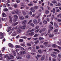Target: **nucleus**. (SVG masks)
<instances>
[{
    "label": "nucleus",
    "instance_id": "obj_38",
    "mask_svg": "<svg viewBox=\"0 0 61 61\" xmlns=\"http://www.w3.org/2000/svg\"><path fill=\"white\" fill-rule=\"evenodd\" d=\"M20 5H21V6H23L24 7H25V5H23V3H20Z\"/></svg>",
    "mask_w": 61,
    "mask_h": 61
},
{
    "label": "nucleus",
    "instance_id": "obj_42",
    "mask_svg": "<svg viewBox=\"0 0 61 61\" xmlns=\"http://www.w3.org/2000/svg\"><path fill=\"white\" fill-rule=\"evenodd\" d=\"M39 42V41H36L34 43L35 44H38V43Z\"/></svg>",
    "mask_w": 61,
    "mask_h": 61
},
{
    "label": "nucleus",
    "instance_id": "obj_50",
    "mask_svg": "<svg viewBox=\"0 0 61 61\" xmlns=\"http://www.w3.org/2000/svg\"><path fill=\"white\" fill-rule=\"evenodd\" d=\"M32 20H30V21H29V22L28 23V24H30V23H31V22H32Z\"/></svg>",
    "mask_w": 61,
    "mask_h": 61
},
{
    "label": "nucleus",
    "instance_id": "obj_41",
    "mask_svg": "<svg viewBox=\"0 0 61 61\" xmlns=\"http://www.w3.org/2000/svg\"><path fill=\"white\" fill-rule=\"evenodd\" d=\"M26 26L25 25H24L22 27V28L23 29H25V28Z\"/></svg>",
    "mask_w": 61,
    "mask_h": 61
},
{
    "label": "nucleus",
    "instance_id": "obj_24",
    "mask_svg": "<svg viewBox=\"0 0 61 61\" xmlns=\"http://www.w3.org/2000/svg\"><path fill=\"white\" fill-rule=\"evenodd\" d=\"M55 20H57L58 21V22H61V19H57V18H55Z\"/></svg>",
    "mask_w": 61,
    "mask_h": 61
},
{
    "label": "nucleus",
    "instance_id": "obj_55",
    "mask_svg": "<svg viewBox=\"0 0 61 61\" xmlns=\"http://www.w3.org/2000/svg\"><path fill=\"white\" fill-rule=\"evenodd\" d=\"M29 14L30 15H31L32 14V12L31 11H30L29 12Z\"/></svg>",
    "mask_w": 61,
    "mask_h": 61
},
{
    "label": "nucleus",
    "instance_id": "obj_35",
    "mask_svg": "<svg viewBox=\"0 0 61 61\" xmlns=\"http://www.w3.org/2000/svg\"><path fill=\"white\" fill-rule=\"evenodd\" d=\"M52 3H53V4H56V3H57V2L55 0H54L52 1Z\"/></svg>",
    "mask_w": 61,
    "mask_h": 61
},
{
    "label": "nucleus",
    "instance_id": "obj_5",
    "mask_svg": "<svg viewBox=\"0 0 61 61\" xmlns=\"http://www.w3.org/2000/svg\"><path fill=\"white\" fill-rule=\"evenodd\" d=\"M19 18L20 20H24L25 19V17L22 16H19Z\"/></svg>",
    "mask_w": 61,
    "mask_h": 61
},
{
    "label": "nucleus",
    "instance_id": "obj_21",
    "mask_svg": "<svg viewBox=\"0 0 61 61\" xmlns=\"http://www.w3.org/2000/svg\"><path fill=\"white\" fill-rule=\"evenodd\" d=\"M10 18V23H12V18L11 16H9Z\"/></svg>",
    "mask_w": 61,
    "mask_h": 61
},
{
    "label": "nucleus",
    "instance_id": "obj_30",
    "mask_svg": "<svg viewBox=\"0 0 61 61\" xmlns=\"http://www.w3.org/2000/svg\"><path fill=\"white\" fill-rule=\"evenodd\" d=\"M58 31V30L57 29H55L54 31V32H55V33L56 32V34H57V31Z\"/></svg>",
    "mask_w": 61,
    "mask_h": 61
},
{
    "label": "nucleus",
    "instance_id": "obj_3",
    "mask_svg": "<svg viewBox=\"0 0 61 61\" xmlns=\"http://www.w3.org/2000/svg\"><path fill=\"white\" fill-rule=\"evenodd\" d=\"M22 28V26H20L18 28V30L16 31L17 33H19L21 32V29Z\"/></svg>",
    "mask_w": 61,
    "mask_h": 61
},
{
    "label": "nucleus",
    "instance_id": "obj_31",
    "mask_svg": "<svg viewBox=\"0 0 61 61\" xmlns=\"http://www.w3.org/2000/svg\"><path fill=\"white\" fill-rule=\"evenodd\" d=\"M60 17L61 18V13L58 15H57V17Z\"/></svg>",
    "mask_w": 61,
    "mask_h": 61
},
{
    "label": "nucleus",
    "instance_id": "obj_47",
    "mask_svg": "<svg viewBox=\"0 0 61 61\" xmlns=\"http://www.w3.org/2000/svg\"><path fill=\"white\" fill-rule=\"evenodd\" d=\"M39 35L38 34H36L34 36V37H37Z\"/></svg>",
    "mask_w": 61,
    "mask_h": 61
},
{
    "label": "nucleus",
    "instance_id": "obj_25",
    "mask_svg": "<svg viewBox=\"0 0 61 61\" xmlns=\"http://www.w3.org/2000/svg\"><path fill=\"white\" fill-rule=\"evenodd\" d=\"M16 58L19 59H21L22 58L21 57L19 56H17Z\"/></svg>",
    "mask_w": 61,
    "mask_h": 61
},
{
    "label": "nucleus",
    "instance_id": "obj_46",
    "mask_svg": "<svg viewBox=\"0 0 61 61\" xmlns=\"http://www.w3.org/2000/svg\"><path fill=\"white\" fill-rule=\"evenodd\" d=\"M39 40H43V39H44L43 38H41L40 37L39 38Z\"/></svg>",
    "mask_w": 61,
    "mask_h": 61
},
{
    "label": "nucleus",
    "instance_id": "obj_27",
    "mask_svg": "<svg viewBox=\"0 0 61 61\" xmlns=\"http://www.w3.org/2000/svg\"><path fill=\"white\" fill-rule=\"evenodd\" d=\"M9 56H10V57H11L12 59H14V57L11 54H9Z\"/></svg>",
    "mask_w": 61,
    "mask_h": 61
},
{
    "label": "nucleus",
    "instance_id": "obj_48",
    "mask_svg": "<svg viewBox=\"0 0 61 61\" xmlns=\"http://www.w3.org/2000/svg\"><path fill=\"white\" fill-rule=\"evenodd\" d=\"M53 50H54V51H57L58 52H59V50L56 49H54Z\"/></svg>",
    "mask_w": 61,
    "mask_h": 61
},
{
    "label": "nucleus",
    "instance_id": "obj_40",
    "mask_svg": "<svg viewBox=\"0 0 61 61\" xmlns=\"http://www.w3.org/2000/svg\"><path fill=\"white\" fill-rule=\"evenodd\" d=\"M51 56H53V57H56V56L54 54H52L51 55Z\"/></svg>",
    "mask_w": 61,
    "mask_h": 61
},
{
    "label": "nucleus",
    "instance_id": "obj_23",
    "mask_svg": "<svg viewBox=\"0 0 61 61\" xmlns=\"http://www.w3.org/2000/svg\"><path fill=\"white\" fill-rule=\"evenodd\" d=\"M22 13L23 15H26L25 12L23 10H22Z\"/></svg>",
    "mask_w": 61,
    "mask_h": 61
},
{
    "label": "nucleus",
    "instance_id": "obj_17",
    "mask_svg": "<svg viewBox=\"0 0 61 61\" xmlns=\"http://www.w3.org/2000/svg\"><path fill=\"white\" fill-rule=\"evenodd\" d=\"M18 24V22H15V23H13L12 24V25L13 26H15V25H17V24Z\"/></svg>",
    "mask_w": 61,
    "mask_h": 61
},
{
    "label": "nucleus",
    "instance_id": "obj_13",
    "mask_svg": "<svg viewBox=\"0 0 61 61\" xmlns=\"http://www.w3.org/2000/svg\"><path fill=\"white\" fill-rule=\"evenodd\" d=\"M45 56H43L41 57V60L42 61H43V60H45Z\"/></svg>",
    "mask_w": 61,
    "mask_h": 61
},
{
    "label": "nucleus",
    "instance_id": "obj_64",
    "mask_svg": "<svg viewBox=\"0 0 61 61\" xmlns=\"http://www.w3.org/2000/svg\"><path fill=\"white\" fill-rule=\"evenodd\" d=\"M52 60L53 61H56V59L55 58H53L52 59Z\"/></svg>",
    "mask_w": 61,
    "mask_h": 61
},
{
    "label": "nucleus",
    "instance_id": "obj_59",
    "mask_svg": "<svg viewBox=\"0 0 61 61\" xmlns=\"http://www.w3.org/2000/svg\"><path fill=\"white\" fill-rule=\"evenodd\" d=\"M4 11H7L8 9H4Z\"/></svg>",
    "mask_w": 61,
    "mask_h": 61
},
{
    "label": "nucleus",
    "instance_id": "obj_9",
    "mask_svg": "<svg viewBox=\"0 0 61 61\" xmlns=\"http://www.w3.org/2000/svg\"><path fill=\"white\" fill-rule=\"evenodd\" d=\"M61 5V3L59 2L57 3L56 4V6H60Z\"/></svg>",
    "mask_w": 61,
    "mask_h": 61
},
{
    "label": "nucleus",
    "instance_id": "obj_16",
    "mask_svg": "<svg viewBox=\"0 0 61 61\" xmlns=\"http://www.w3.org/2000/svg\"><path fill=\"white\" fill-rule=\"evenodd\" d=\"M12 53L13 55H14L15 56V51H14L13 50H12Z\"/></svg>",
    "mask_w": 61,
    "mask_h": 61
},
{
    "label": "nucleus",
    "instance_id": "obj_54",
    "mask_svg": "<svg viewBox=\"0 0 61 61\" xmlns=\"http://www.w3.org/2000/svg\"><path fill=\"white\" fill-rule=\"evenodd\" d=\"M40 30V29H38V30H37L35 31V32L36 33H37V32H38Z\"/></svg>",
    "mask_w": 61,
    "mask_h": 61
},
{
    "label": "nucleus",
    "instance_id": "obj_60",
    "mask_svg": "<svg viewBox=\"0 0 61 61\" xmlns=\"http://www.w3.org/2000/svg\"><path fill=\"white\" fill-rule=\"evenodd\" d=\"M11 14H14V15L15 14V13L13 11H12L11 12Z\"/></svg>",
    "mask_w": 61,
    "mask_h": 61
},
{
    "label": "nucleus",
    "instance_id": "obj_8",
    "mask_svg": "<svg viewBox=\"0 0 61 61\" xmlns=\"http://www.w3.org/2000/svg\"><path fill=\"white\" fill-rule=\"evenodd\" d=\"M16 33L15 31H14V32L11 34V36H16Z\"/></svg>",
    "mask_w": 61,
    "mask_h": 61
},
{
    "label": "nucleus",
    "instance_id": "obj_2",
    "mask_svg": "<svg viewBox=\"0 0 61 61\" xmlns=\"http://www.w3.org/2000/svg\"><path fill=\"white\" fill-rule=\"evenodd\" d=\"M14 11L15 13L17 15H19V13H21V11L20 10L17 9L15 10Z\"/></svg>",
    "mask_w": 61,
    "mask_h": 61
},
{
    "label": "nucleus",
    "instance_id": "obj_56",
    "mask_svg": "<svg viewBox=\"0 0 61 61\" xmlns=\"http://www.w3.org/2000/svg\"><path fill=\"white\" fill-rule=\"evenodd\" d=\"M37 56L38 57H42V55H37Z\"/></svg>",
    "mask_w": 61,
    "mask_h": 61
},
{
    "label": "nucleus",
    "instance_id": "obj_44",
    "mask_svg": "<svg viewBox=\"0 0 61 61\" xmlns=\"http://www.w3.org/2000/svg\"><path fill=\"white\" fill-rule=\"evenodd\" d=\"M45 13L46 14H48L49 13V11L48 10H46L45 11Z\"/></svg>",
    "mask_w": 61,
    "mask_h": 61
},
{
    "label": "nucleus",
    "instance_id": "obj_39",
    "mask_svg": "<svg viewBox=\"0 0 61 61\" xmlns=\"http://www.w3.org/2000/svg\"><path fill=\"white\" fill-rule=\"evenodd\" d=\"M38 28H39V26L38 25H37L35 28V29L36 30L38 29Z\"/></svg>",
    "mask_w": 61,
    "mask_h": 61
},
{
    "label": "nucleus",
    "instance_id": "obj_62",
    "mask_svg": "<svg viewBox=\"0 0 61 61\" xmlns=\"http://www.w3.org/2000/svg\"><path fill=\"white\" fill-rule=\"evenodd\" d=\"M46 34V33H44L41 34V36H43V35H45V34Z\"/></svg>",
    "mask_w": 61,
    "mask_h": 61
},
{
    "label": "nucleus",
    "instance_id": "obj_37",
    "mask_svg": "<svg viewBox=\"0 0 61 61\" xmlns=\"http://www.w3.org/2000/svg\"><path fill=\"white\" fill-rule=\"evenodd\" d=\"M30 57V55H28L26 57L27 58H29Z\"/></svg>",
    "mask_w": 61,
    "mask_h": 61
},
{
    "label": "nucleus",
    "instance_id": "obj_45",
    "mask_svg": "<svg viewBox=\"0 0 61 61\" xmlns=\"http://www.w3.org/2000/svg\"><path fill=\"white\" fill-rule=\"evenodd\" d=\"M20 38H22L26 39V37L25 36H21L20 37Z\"/></svg>",
    "mask_w": 61,
    "mask_h": 61
},
{
    "label": "nucleus",
    "instance_id": "obj_49",
    "mask_svg": "<svg viewBox=\"0 0 61 61\" xmlns=\"http://www.w3.org/2000/svg\"><path fill=\"white\" fill-rule=\"evenodd\" d=\"M30 25H31V26H34V25L33 23H31L30 24Z\"/></svg>",
    "mask_w": 61,
    "mask_h": 61
},
{
    "label": "nucleus",
    "instance_id": "obj_33",
    "mask_svg": "<svg viewBox=\"0 0 61 61\" xmlns=\"http://www.w3.org/2000/svg\"><path fill=\"white\" fill-rule=\"evenodd\" d=\"M27 46H31V44L30 43H27Z\"/></svg>",
    "mask_w": 61,
    "mask_h": 61
},
{
    "label": "nucleus",
    "instance_id": "obj_32",
    "mask_svg": "<svg viewBox=\"0 0 61 61\" xmlns=\"http://www.w3.org/2000/svg\"><path fill=\"white\" fill-rule=\"evenodd\" d=\"M49 37H53V36H54V35H52L50 34H49Z\"/></svg>",
    "mask_w": 61,
    "mask_h": 61
},
{
    "label": "nucleus",
    "instance_id": "obj_10",
    "mask_svg": "<svg viewBox=\"0 0 61 61\" xmlns=\"http://www.w3.org/2000/svg\"><path fill=\"white\" fill-rule=\"evenodd\" d=\"M13 16L15 18V19H18V17L16 15H13Z\"/></svg>",
    "mask_w": 61,
    "mask_h": 61
},
{
    "label": "nucleus",
    "instance_id": "obj_63",
    "mask_svg": "<svg viewBox=\"0 0 61 61\" xmlns=\"http://www.w3.org/2000/svg\"><path fill=\"white\" fill-rule=\"evenodd\" d=\"M6 5L7 6H10V4H8V3H6Z\"/></svg>",
    "mask_w": 61,
    "mask_h": 61
},
{
    "label": "nucleus",
    "instance_id": "obj_15",
    "mask_svg": "<svg viewBox=\"0 0 61 61\" xmlns=\"http://www.w3.org/2000/svg\"><path fill=\"white\" fill-rule=\"evenodd\" d=\"M8 45L10 47H11L12 48L14 47V46H13V45L11 43H10L8 44Z\"/></svg>",
    "mask_w": 61,
    "mask_h": 61
},
{
    "label": "nucleus",
    "instance_id": "obj_1",
    "mask_svg": "<svg viewBox=\"0 0 61 61\" xmlns=\"http://www.w3.org/2000/svg\"><path fill=\"white\" fill-rule=\"evenodd\" d=\"M49 27L50 29L48 30V33H49L50 32V31H51V30H53L54 29V28H53V26L51 25H49Z\"/></svg>",
    "mask_w": 61,
    "mask_h": 61
},
{
    "label": "nucleus",
    "instance_id": "obj_11",
    "mask_svg": "<svg viewBox=\"0 0 61 61\" xmlns=\"http://www.w3.org/2000/svg\"><path fill=\"white\" fill-rule=\"evenodd\" d=\"M33 23L34 24H36L37 23V21L36 20V19L34 20H33Z\"/></svg>",
    "mask_w": 61,
    "mask_h": 61
},
{
    "label": "nucleus",
    "instance_id": "obj_4",
    "mask_svg": "<svg viewBox=\"0 0 61 61\" xmlns=\"http://www.w3.org/2000/svg\"><path fill=\"white\" fill-rule=\"evenodd\" d=\"M4 58H6L7 60H10V59H11V57H9L7 55H5L4 56Z\"/></svg>",
    "mask_w": 61,
    "mask_h": 61
},
{
    "label": "nucleus",
    "instance_id": "obj_43",
    "mask_svg": "<svg viewBox=\"0 0 61 61\" xmlns=\"http://www.w3.org/2000/svg\"><path fill=\"white\" fill-rule=\"evenodd\" d=\"M15 47L16 48H19V47H20V46L18 45H17L15 46Z\"/></svg>",
    "mask_w": 61,
    "mask_h": 61
},
{
    "label": "nucleus",
    "instance_id": "obj_52",
    "mask_svg": "<svg viewBox=\"0 0 61 61\" xmlns=\"http://www.w3.org/2000/svg\"><path fill=\"white\" fill-rule=\"evenodd\" d=\"M38 39L37 38H35L33 39V40H37Z\"/></svg>",
    "mask_w": 61,
    "mask_h": 61
},
{
    "label": "nucleus",
    "instance_id": "obj_51",
    "mask_svg": "<svg viewBox=\"0 0 61 61\" xmlns=\"http://www.w3.org/2000/svg\"><path fill=\"white\" fill-rule=\"evenodd\" d=\"M38 7L37 6H35L34 7V8L35 9H38Z\"/></svg>",
    "mask_w": 61,
    "mask_h": 61
},
{
    "label": "nucleus",
    "instance_id": "obj_58",
    "mask_svg": "<svg viewBox=\"0 0 61 61\" xmlns=\"http://www.w3.org/2000/svg\"><path fill=\"white\" fill-rule=\"evenodd\" d=\"M17 20V19H14L13 20V21L14 22H16Z\"/></svg>",
    "mask_w": 61,
    "mask_h": 61
},
{
    "label": "nucleus",
    "instance_id": "obj_34",
    "mask_svg": "<svg viewBox=\"0 0 61 61\" xmlns=\"http://www.w3.org/2000/svg\"><path fill=\"white\" fill-rule=\"evenodd\" d=\"M54 24L55 25V26L56 27H58V25L57 24H56L54 22Z\"/></svg>",
    "mask_w": 61,
    "mask_h": 61
},
{
    "label": "nucleus",
    "instance_id": "obj_22",
    "mask_svg": "<svg viewBox=\"0 0 61 61\" xmlns=\"http://www.w3.org/2000/svg\"><path fill=\"white\" fill-rule=\"evenodd\" d=\"M0 36H2L1 37V39H2V38H4V36H3V34L2 33L0 32Z\"/></svg>",
    "mask_w": 61,
    "mask_h": 61
},
{
    "label": "nucleus",
    "instance_id": "obj_29",
    "mask_svg": "<svg viewBox=\"0 0 61 61\" xmlns=\"http://www.w3.org/2000/svg\"><path fill=\"white\" fill-rule=\"evenodd\" d=\"M20 45L21 46H23V47L25 46L26 47V46H25V42H24L23 44H20Z\"/></svg>",
    "mask_w": 61,
    "mask_h": 61
},
{
    "label": "nucleus",
    "instance_id": "obj_36",
    "mask_svg": "<svg viewBox=\"0 0 61 61\" xmlns=\"http://www.w3.org/2000/svg\"><path fill=\"white\" fill-rule=\"evenodd\" d=\"M43 23H44V24H46L47 23V21H46L44 20L43 21Z\"/></svg>",
    "mask_w": 61,
    "mask_h": 61
},
{
    "label": "nucleus",
    "instance_id": "obj_18",
    "mask_svg": "<svg viewBox=\"0 0 61 61\" xmlns=\"http://www.w3.org/2000/svg\"><path fill=\"white\" fill-rule=\"evenodd\" d=\"M33 9V7H31L30 8V10L32 12H34L35 11V10L34 9Z\"/></svg>",
    "mask_w": 61,
    "mask_h": 61
},
{
    "label": "nucleus",
    "instance_id": "obj_57",
    "mask_svg": "<svg viewBox=\"0 0 61 61\" xmlns=\"http://www.w3.org/2000/svg\"><path fill=\"white\" fill-rule=\"evenodd\" d=\"M57 47L58 48H59L60 50H61V47H60L58 46H57Z\"/></svg>",
    "mask_w": 61,
    "mask_h": 61
},
{
    "label": "nucleus",
    "instance_id": "obj_20",
    "mask_svg": "<svg viewBox=\"0 0 61 61\" xmlns=\"http://www.w3.org/2000/svg\"><path fill=\"white\" fill-rule=\"evenodd\" d=\"M34 34L35 33L33 32L30 33L29 34V35L30 36H33V35H34Z\"/></svg>",
    "mask_w": 61,
    "mask_h": 61
},
{
    "label": "nucleus",
    "instance_id": "obj_53",
    "mask_svg": "<svg viewBox=\"0 0 61 61\" xmlns=\"http://www.w3.org/2000/svg\"><path fill=\"white\" fill-rule=\"evenodd\" d=\"M14 6V7H15V8H16V7H17V5L16 4H15Z\"/></svg>",
    "mask_w": 61,
    "mask_h": 61
},
{
    "label": "nucleus",
    "instance_id": "obj_6",
    "mask_svg": "<svg viewBox=\"0 0 61 61\" xmlns=\"http://www.w3.org/2000/svg\"><path fill=\"white\" fill-rule=\"evenodd\" d=\"M26 53L25 51H21L20 52V55H22V54H25Z\"/></svg>",
    "mask_w": 61,
    "mask_h": 61
},
{
    "label": "nucleus",
    "instance_id": "obj_12",
    "mask_svg": "<svg viewBox=\"0 0 61 61\" xmlns=\"http://www.w3.org/2000/svg\"><path fill=\"white\" fill-rule=\"evenodd\" d=\"M44 45H45V46L46 47H49L48 45H47V44H48V42H46L44 43Z\"/></svg>",
    "mask_w": 61,
    "mask_h": 61
},
{
    "label": "nucleus",
    "instance_id": "obj_7",
    "mask_svg": "<svg viewBox=\"0 0 61 61\" xmlns=\"http://www.w3.org/2000/svg\"><path fill=\"white\" fill-rule=\"evenodd\" d=\"M27 23V20H23L22 21V23L23 25H25Z\"/></svg>",
    "mask_w": 61,
    "mask_h": 61
},
{
    "label": "nucleus",
    "instance_id": "obj_61",
    "mask_svg": "<svg viewBox=\"0 0 61 61\" xmlns=\"http://www.w3.org/2000/svg\"><path fill=\"white\" fill-rule=\"evenodd\" d=\"M40 48V47L39 46H36V49H39V48Z\"/></svg>",
    "mask_w": 61,
    "mask_h": 61
},
{
    "label": "nucleus",
    "instance_id": "obj_28",
    "mask_svg": "<svg viewBox=\"0 0 61 61\" xmlns=\"http://www.w3.org/2000/svg\"><path fill=\"white\" fill-rule=\"evenodd\" d=\"M53 47L55 48H56L57 47V46L55 44H53L52 45Z\"/></svg>",
    "mask_w": 61,
    "mask_h": 61
},
{
    "label": "nucleus",
    "instance_id": "obj_19",
    "mask_svg": "<svg viewBox=\"0 0 61 61\" xmlns=\"http://www.w3.org/2000/svg\"><path fill=\"white\" fill-rule=\"evenodd\" d=\"M2 16L3 17H6V14L4 13L2 14Z\"/></svg>",
    "mask_w": 61,
    "mask_h": 61
},
{
    "label": "nucleus",
    "instance_id": "obj_26",
    "mask_svg": "<svg viewBox=\"0 0 61 61\" xmlns=\"http://www.w3.org/2000/svg\"><path fill=\"white\" fill-rule=\"evenodd\" d=\"M11 30V27H8V29L7 30V31L8 32L9 31H10V30Z\"/></svg>",
    "mask_w": 61,
    "mask_h": 61
},
{
    "label": "nucleus",
    "instance_id": "obj_14",
    "mask_svg": "<svg viewBox=\"0 0 61 61\" xmlns=\"http://www.w3.org/2000/svg\"><path fill=\"white\" fill-rule=\"evenodd\" d=\"M46 28H44L43 29V30H41L39 31L40 33H42V32H43V31H45V30H46Z\"/></svg>",
    "mask_w": 61,
    "mask_h": 61
}]
</instances>
